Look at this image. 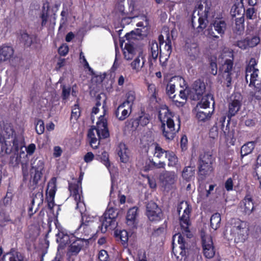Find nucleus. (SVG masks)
I'll return each instance as SVG.
<instances>
[{"mask_svg": "<svg viewBox=\"0 0 261 261\" xmlns=\"http://www.w3.org/2000/svg\"><path fill=\"white\" fill-rule=\"evenodd\" d=\"M56 240L59 243L60 248L70 242L73 241L68 249L67 256L68 261H74V256H76L82 249L88 244V239H77L74 240V237L69 236L65 230H59L56 234Z\"/></svg>", "mask_w": 261, "mask_h": 261, "instance_id": "nucleus-1", "label": "nucleus"}, {"mask_svg": "<svg viewBox=\"0 0 261 261\" xmlns=\"http://www.w3.org/2000/svg\"><path fill=\"white\" fill-rule=\"evenodd\" d=\"M18 148V140L12 125L6 123L0 125V153L8 154Z\"/></svg>", "mask_w": 261, "mask_h": 261, "instance_id": "nucleus-2", "label": "nucleus"}, {"mask_svg": "<svg viewBox=\"0 0 261 261\" xmlns=\"http://www.w3.org/2000/svg\"><path fill=\"white\" fill-rule=\"evenodd\" d=\"M101 108L103 109V115H101L98 117L96 126L92 127L90 129L88 134L90 145L94 149L97 148L99 145V139L106 138L109 136L107 119L105 116L106 110L104 109V106Z\"/></svg>", "mask_w": 261, "mask_h": 261, "instance_id": "nucleus-3", "label": "nucleus"}, {"mask_svg": "<svg viewBox=\"0 0 261 261\" xmlns=\"http://www.w3.org/2000/svg\"><path fill=\"white\" fill-rule=\"evenodd\" d=\"M173 116L169 110L166 108H162L159 111V118L162 123L163 134L167 140H171L180 128V121L178 117L176 118L178 120L177 129L175 127L173 120Z\"/></svg>", "mask_w": 261, "mask_h": 261, "instance_id": "nucleus-4", "label": "nucleus"}, {"mask_svg": "<svg viewBox=\"0 0 261 261\" xmlns=\"http://www.w3.org/2000/svg\"><path fill=\"white\" fill-rule=\"evenodd\" d=\"M191 210V208L187 201H181L177 206V212L179 215V223L182 233L189 238H191L192 236L189 228V215Z\"/></svg>", "mask_w": 261, "mask_h": 261, "instance_id": "nucleus-5", "label": "nucleus"}, {"mask_svg": "<svg viewBox=\"0 0 261 261\" xmlns=\"http://www.w3.org/2000/svg\"><path fill=\"white\" fill-rule=\"evenodd\" d=\"M257 61L251 58L246 68V80L250 81L249 86L261 87V72L256 67Z\"/></svg>", "mask_w": 261, "mask_h": 261, "instance_id": "nucleus-6", "label": "nucleus"}, {"mask_svg": "<svg viewBox=\"0 0 261 261\" xmlns=\"http://www.w3.org/2000/svg\"><path fill=\"white\" fill-rule=\"evenodd\" d=\"M70 197L73 198L76 204L75 210L82 215L86 211V206L83 200L81 181L79 180L76 183H71L69 185Z\"/></svg>", "mask_w": 261, "mask_h": 261, "instance_id": "nucleus-7", "label": "nucleus"}, {"mask_svg": "<svg viewBox=\"0 0 261 261\" xmlns=\"http://www.w3.org/2000/svg\"><path fill=\"white\" fill-rule=\"evenodd\" d=\"M248 230L247 222L239 219L236 220L232 229L235 242L237 243L244 242L247 239Z\"/></svg>", "mask_w": 261, "mask_h": 261, "instance_id": "nucleus-8", "label": "nucleus"}, {"mask_svg": "<svg viewBox=\"0 0 261 261\" xmlns=\"http://www.w3.org/2000/svg\"><path fill=\"white\" fill-rule=\"evenodd\" d=\"M117 216V213L113 208H110L105 212L100 218L101 224V230L102 232H105L108 228L112 229L116 226Z\"/></svg>", "mask_w": 261, "mask_h": 261, "instance_id": "nucleus-9", "label": "nucleus"}, {"mask_svg": "<svg viewBox=\"0 0 261 261\" xmlns=\"http://www.w3.org/2000/svg\"><path fill=\"white\" fill-rule=\"evenodd\" d=\"M201 236L204 255L207 258L213 257L215 255L216 250L212 237L204 231L201 232Z\"/></svg>", "mask_w": 261, "mask_h": 261, "instance_id": "nucleus-10", "label": "nucleus"}, {"mask_svg": "<svg viewBox=\"0 0 261 261\" xmlns=\"http://www.w3.org/2000/svg\"><path fill=\"white\" fill-rule=\"evenodd\" d=\"M45 171L44 163L41 159H36L32 164L31 176L36 184L41 179Z\"/></svg>", "mask_w": 261, "mask_h": 261, "instance_id": "nucleus-11", "label": "nucleus"}, {"mask_svg": "<svg viewBox=\"0 0 261 261\" xmlns=\"http://www.w3.org/2000/svg\"><path fill=\"white\" fill-rule=\"evenodd\" d=\"M177 241L179 247L178 248L179 249V251H177L175 249L174 247H173V252L174 255L176 256L177 259L179 261H181L182 259H184L186 258V245H185V241L182 237V235L180 233H177L173 236V245L175 244V242Z\"/></svg>", "mask_w": 261, "mask_h": 261, "instance_id": "nucleus-12", "label": "nucleus"}, {"mask_svg": "<svg viewBox=\"0 0 261 261\" xmlns=\"http://www.w3.org/2000/svg\"><path fill=\"white\" fill-rule=\"evenodd\" d=\"M233 67V62L232 60H226L220 68L222 73V76L223 79L222 81L227 87H229L231 82L232 70Z\"/></svg>", "mask_w": 261, "mask_h": 261, "instance_id": "nucleus-13", "label": "nucleus"}, {"mask_svg": "<svg viewBox=\"0 0 261 261\" xmlns=\"http://www.w3.org/2000/svg\"><path fill=\"white\" fill-rule=\"evenodd\" d=\"M242 98L240 94H234L230 97L228 103V117L230 118L239 111L242 106Z\"/></svg>", "mask_w": 261, "mask_h": 261, "instance_id": "nucleus-14", "label": "nucleus"}, {"mask_svg": "<svg viewBox=\"0 0 261 261\" xmlns=\"http://www.w3.org/2000/svg\"><path fill=\"white\" fill-rule=\"evenodd\" d=\"M146 208V214L150 221H158L162 218V211L155 203L152 201L149 202Z\"/></svg>", "mask_w": 261, "mask_h": 261, "instance_id": "nucleus-15", "label": "nucleus"}, {"mask_svg": "<svg viewBox=\"0 0 261 261\" xmlns=\"http://www.w3.org/2000/svg\"><path fill=\"white\" fill-rule=\"evenodd\" d=\"M145 62V55L143 51H139L138 55L133 59L130 63V67L133 72L135 73L141 72L144 67Z\"/></svg>", "mask_w": 261, "mask_h": 261, "instance_id": "nucleus-16", "label": "nucleus"}, {"mask_svg": "<svg viewBox=\"0 0 261 261\" xmlns=\"http://www.w3.org/2000/svg\"><path fill=\"white\" fill-rule=\"evenodd\" d=\"M57 178L53 177L48 183L46 191V199L48 206L51 208L54 205V198L56 192Z\"/></svg>", "mask_w": 261, "mask_h": 261, "instance_id": "nucleus-17", "label": "nucleus"}, {"mask_svg": "<svg viewBox=\"0 0 261 261\" xmlns=\"http://www.w3.org/2000/svg\"><path fill=\"white\" fill-rule=\"evenodd\" d=\"M240 204L241 210L245 215H249L254 210V203L250 195H247Z\"/></svg>", "mask_w": 261, "mask_h": 261, "instance_id": "nucleus-18", "label": "nucleus"}, {"mask_svg": "<svg viewBox=\"0 0 261 261\" xmlns=\"http://www.w3.org/2000/svg\"><path fill=\"white\" fill-rule=\"evenodd\" d=\"M226 116H222L220 117L218 121L216 123V126L221 127L223 132L224 135L227 141L232 140L234 137V132L233 130L230 131L228 128L229 121H228L226 127H224V123L225 122Z\"/></svg>", "mask_w": 261, "mask_h": 261, "instance_id": "nucleus-19", "label": "nucleus"}, {"mask_svg": "<svg viewBox=\"0 0 261 261\" xmlns=\"http://www.w3.org/2000/svg\"><path fill=\"white\" fill-rule=\"evenodd\" d=\"M137 217V208L133 207L128 210L126 216V224L131 228H134L137 227L138 224Z\"/></svg>", "mask_w": 261, "mask_h": 261, "instance_id": "nucleus-20", "label": "nucleus"}, {"mask_svg": "<svg viewBox=\"0 0 261 261\" xmlns=\"http://www.w3.org/2000/svg\"><path fill=\"white\" fill-rule=\"evenodd\" d=\"M140 51L142 50L137 49L132 44L125 43L123 49L124 58L126 60H133L138 55V53Z\"/></svg>", "mask_w": 261, "mask_h": 261, "instance_id": "nucleus-21", "label": "nucleus"}, {"mask_svg": "<svg viewBox=\"0 0 261 261\" xmlns=\"http://www.w3.org/2000/svg\"><path fill=\"white\" fill-rule=\"evenodd\" d=\"M185 47L190 60H195L199 57L200 55V50L198 45L196 43L187 42Z\"/></svg>", "mask_w": 261, "mask_h": 261, "instance_id": "nucleus-22", "label": "nucleus"}, {"mask_svg": "<svg viewBox=\"0 0 261 261\" xmlns=\"http://www.w3.org/2000/svg\"><path fill=\"white\" fill-rule=\"evenodd\" d=\"M176 178V174L172 171H165L161 173L159 177L160 180L165 186L173 184Z\"/></svg>", "mask_w": 261, "mask_h": 261, "instance_id": "nucleus-23", "label": "nucleus"}, {"mask_svg": "<svg viewBox=\"0 0 261 261\" xmlns=\"http://www.w3.org/2000/svg\"><path fill=\"white\" fill-rule=\"evenodd\" d=\"M205 90V85L204 83L200 80L196 81L192 87V92L194 93L193 96V99H199L200 96L204 93Z\"/></svg>", "mask_w": 261, "mask_h": 261, "instance_id": "nucleus-24", "label": "nucleus"}, {"mask_svg": "<svg viewBox=\"0 0 261 261\" xmlns=\"http://www.w3.org/2000/svg\"><path fill=\"white\" fill-rule=\"evenodd\" d=\"M132 112V108L123 103L119 105L115 111L116 117L121 121L127 118Z\"/></svg>", "mask_w": 261, "mask_h": 261, "instance_id": "nucleus-25", "label": "nucleus"}, {"mask_svg": "<svg viewBox=\"0 0 261 261\" xmlns=\"http://www.w3.org/2000/svg\"><path fill=\"white\" fill-rule=\"evenodd\" d=\"M149 51L148 61L151 66L153 64L152 60L155 61L159 54V47L156 41H152L150 43Z\"/></svg>", "mask_w": 261, "mask_h": 261, "instance_id": "nucleus-26", "label": "nucleus"}, {"mask_svg": "<svg viewBox=\"0 0 261 261\" xmlns=\"http://www.w3.org/2000/svg\"><path fill=\"white\" fill-rule=\"evenodd\" d=\"M212 27L219 35L222 36L226 29V23L224 20L221 19H217L213 23Z\"/></svg>", "mask_w": 261, "mask_h": 261, "instance_id": "nucleus-27", "label": "nucleus"}, {"mask_svg": "<svg viewBox=\"0 0 261 261\" xmlns=\"http://www.w3.org/2000/svg\"><path fill=\"white\" fill-rule=\"evenodd\" d=\"M13 49L12 47L3 46L0 48V62H4L10 59L13 55Z\"/></svg>", "mask_w": 261, "mask_h": 261, "instance_id": "nucleus-28", "label": "nucleus"}, {"mask_svg": "<svg viewBox=\"0 0 261 261\" xmlns=\"http://www.w3.org/2000/svg\"><path fill=\"white\" fill-rule=\"evenodd\" d=\"M118 154L123 163H127L129 161V150L124 144H119L118 148Z\"/></svg>", "mask_w": 261, "mask_h": 261, "instance_id": "nucleus-29", "label": "nucleus"}, {"mask_svg": "<svg viewBox=\"0 0 261 261\" xmlns=\"http://www.w3.org/2000/svg\"><path fill=\"white\" fill-rule=\"evenodd\" d=\"M212 103L213 106H214V102L213 97L211 94H206L202 97L201 100L198 102L197 105V108L198 109H206L209 107L210 104Z\"/></svg>", "mask_w": 261, "mask_h": 261, "instance_id": "nucleus-30", "label": "nucleus"}, {"mask_svg": "<svg viewBox=\"0 0 261 261\" xmlns=\"http://www.w3.org/2000/svg\"><path fill=\"white\" fill-rule=\"evenodd\" d=\"M188 93V90L187 89L180 91L179 96L180 100L175 99L176 97L175 95L172 97H171V98H172L173 101L176 106L178 107H182L187 101Z\"/></svg>", "mask_w": 261, "mask_h": 261, "instance_id": "nucleus-31", "label": "nucleus"}, {"mask_svg": "<svg viewBox=\"0 0 261 261\" xmlns=\"http://www.w3.org/2000/svg\"><path fill=\"white\" fill-rule=\"evenodd\" d=\"M149 149L152 150L153 156L159 159H161V158L164 155V154H165V155L166 156V152L169 151L163 149L157 143L152 144L149 147Z\"/></svg>", "mask_w": 261, "mask_h": 261, "instance_id": "nucleus-32", "label": "nucleus"}, {"mask_svg": "<svg viewBox=\"0 0 261 261\" xmlns=\"http://www.w3.org/2000/svg\"><path fill=\"white\" fill-rule=\"evenodd\" d=\"M213 170L212 165H207L205 163L199 162V172L200 175H208L213 171Z\"/></svg>", "mask_w": 261, "mask_h": 261, "instance_id": "nucleus-33", "label": "nucleus"}, {"mask_svg": "<svg viewBox=\"0 0 261 261\" xmlns=\"http://www.w3.org/2000/svg\"><path fill=\"white\" fill-rule=\"evenodd\" d=\"M49 9V4L48 2H45L42 6V11L41 16L42 19L41 24L42 26L45 25L48 20V11Z\"/></svg>", "mask_w": 261, "mask_h": 261, "instance_id": "nucleus-34", "label": "nucleus"}, {"mask_svg": "<svg viewBox=\"0 0 261 261\" xmlns=\"http://www.w3.org/2000/svg\"><path fill=\"white\" fill-rule=\"evenodd\" d=\"M80 230L84 234L85 236L87 237H89L88 240L91 238L93 234L92 232L91 225L90 224H87L86 223H83L80 228Z\"/></svg>", "mask_w": 261, "mask_h": 261, "instance_id": "nucleus-35", "label": "nucleus"}, {"mask_svg": "<svg viewBox=\"0 0 261 261\" xmlns=\"http://www.w3.org/2000/svg\"><path fill=\"white\" fill-rule=\"evenodd\" d=\"M195 170L191 167H185L182 171V177L186 180H192L194 178Z\"/></svg>", "mask_w": 261, "mask_h": 261, "instance_id": "nucleus-36", "label": "nucleus"}, {"mask_svg": "<svg viewBox=\"0 0 261 261\" xmlns=\"http://www.w3.org/2000/svg\"><path fill=\"white\" fill-rule=\"evenodd\" d=\"M211 226L214 230L217 229L220 226L221 216L219 213H215L211 218Z\"/></svg>", "mask_w": 261, "mask_h": 261, "instance_id": "nucleus-37", "label": "nucleus"}, {"mask_svg": "<svg viewBox=\"0 0 261 261\" xmlns=\"http://www.w3.org/2000/svg\"><path fill=\"white\" fill-rule=\"evenodd\" d=\"M254 148V143L249 142L243 145L241 147V154L242 156L250 153Z\"/></svg>", "mask_w": 261, "mask_h": 261, "instance_id": "nucleus-38", "label": "nucleus"}, {"mask_svg": "<svg viewBox=\"0 0 261 261\" xmlns=\"http://www.w3.org/2000/svg\"><path fill=\"white\" fill-rule=\"evenodd\" d=\"M214 160V158L210 152H205L200 155L199 162L212 165Z\"/></svg>", "mask_w": 261, "mask_h": 261, "instance_id": "nucleus-39", "label": "nucleus"}, {"mask_svg": "<svg viewBox=\"0 0 261 261\" xmlns=\"http://www.w3.org/2000/svg\"><path fill=\"white\" fill-rule=\"evenodd\" d=\"M166 158L168 159L169 167H174L177 164L178 159L174 152L170 151L166 152Z\"/></svg>", "mask_w": 261, "mask_h": 261, "instance_id": "nucleus-40", "label": "nucleus"}, {"mask_svg": "<svg viewBox=\"0 0 261 261\" xmlns=\"http://www.w3.org/2000/svg\"><path fill=\"white\" fill-rule=\"evenodd\" d=\"M98 153L99 154L97 155V159L100 160L101 162L108 168L110 166L108 153L103 150L99 151Z\"/></svg>", "mask_w": 261, "mask_h": 261, "instance_id": "nucleus-41", "label": "nucleus"}, {"mask_svg": "<svg viewBox=\"0 0 261 261\" xmlns=\"http://www.w3.org/2000/svg\"><path fill=\"white\" fill-rule=\"evenodd\" d=\"M167 35V41L166 42L164 49L162 52L161 49H160V53H163V54H165V55L169 57L172 51V48H171V42L169 39V33L166 34Z\"/></svg>", "mask_w": 261, "mask_h": 261, "instance_id": "nucleus-42", "label": "nucleus"}, {"mask_svg": "<svg viewBox=\"0 0 261 261\" xmlns=\"http://www.w3.org/2000/svg\"><path fill=\"white\" fill-rule=\"evenodd\" d=\"M135 99V94L133 91H129L126 94V100L122 103L126 106H128L132 108Z\"/></svg>", "mask_w": 261, "mask_h": 261, "instance_id": "nucleus-43", "label": "nucleus"}, {"mask_svg": "<svg viewBox=\"0 0 261 261\" xmlns=\"http://www.w3.org/2000/svg\"><path fill=\"white\" fill-rule=\"evenodd\" d=\"M211 116V113L210 111H202L198 109L196 117L199 121H204L208 120Z\"/></svg>", "mask_w": 261, "mask_h": 261, "instance_id": "nucleus-44", "label": "nucleus"}, {"mask_svg": "<svg viewBox=\"0 0 261 261\" xmlns=\"http://www.w3.org/2000/svg\"><path fill=\"white\" fill-rule=\"evenodd\" d=\"M11 221L9 214L4 212L0 211V226H4Z\"/></svg>", "mask_w": 261, "mask_h": 261, "instance_id": "nucleus-45", "label": "nucleus"}, {"mask_svg": "<svg viewBox=\"0 0 261 261\" xmlns=\"http://www.w3.org/2000/svg\"><path fill=\"white\" fill-rule=\"evenodd\" d=\"M244 18L240 17L236 19V30L237 33L241 34L244 29Z\"/></svg>", "mask_w": 261, "mask_h": 261, "instance_id": "nucleus-46", "label": "nucleus"}, {"mask_svg": "<svg viewBox=\"0 0 261 261\" xmlns=\"http://www.w3.org/2000/svg\"><path fill=\"white\" fill-rule=\"evenodd\" d=\"M148 91L150 95V99L152 101L156 100V90L154 84H148Z\"/></svg>", "mask_w": 261, "mask_h": 261, "instance_id": "nucleus-47", "label": "nucleus"}, {"mask_svg": "<svg viewBox=\"0 0 261 261\" xmlns=\"http://www.w3.org/2000/svg\"><path fill=\"white\" fill-rule=\"evenodd\" d=\"M115 234L117 237H119L121 241L124 243L126 242L128 240V234L127 231L125 230L119 231L117 230L115 231Z\"/></svg>", "mask_w": 261, "mask_h": 261, "instance_id": "nucleus-48", "label": "nucleus"}, {"mask_svg": "<svg viewBox=\"0 0 261 261\" xmlns=\"http://www.w3.org/2000/svg\"><path fill=\"white\" fill-rule=\"evenodd\" d=\"M20 161V156L17 153H14L10 157L9 164L12 167L17 166Z\"/></svg>", "mask_w": 261, "mask_h": 261, "instance_id": "nucleus-49", "label": "nucleus"}, {"mask_svg": "<svg viewBox=\"0 0 261 261\" xmlns=\"http://www.w3.org/2000/svg\"><path fill=\"white\" fill-rule=\"evenodd\" d=\"M21 41L27 46H30L33 42L31 37H30L27 33H23L21 35Z\"/></svg>", "mask_w": 261, "mask_h": 261, "instance_id": "nucleus-50", "label": "nucleus"}, {"mask_svg": "<svg viewBox=\"0 0 261 261\" xmlns=\"http://www.w3.org/2000/svg\"><path fill=\"white\" fill-rule=\"evenodd\" d=\"M247 40L249 47H253L256 46L260 42V38L257 36H253L251 38L247 37Z\"/></svg>", "mask_w": 261, "mask_h": 261, "instance_id": "nucleus-51", "label": "nucleus"}, {"mask_svg": "<svg viewBox=\"0 0 261 261\" xmlns=\"http://www.w3.org/2000/svg\"><path fill=\"white\" fill-rule=\"evenodd\" d=\"M80 114L81 113L79 105L77 104H75L72 110L71 119L76 120L80 117Z\"/></svg>", "mask_w": 261, "mask_h": 261, "instance_id": "nucleus-52", "label": "nucleus"}, {"mask_svg": "<svg viewBox=\"0 0 261 261\" xmlns=\"http://www.w3.org/2000/svg\"><path fill=\"white\" fill-rule=\"evenodd\" d=\"M44 124L42 120H38L36 124V131L39 135L42 134L44 132Z\"/></svg>", "mask_w": 261, "mask_h": 261, "instance_id": "nucleus-53", "label": "nucleus"}, {"mask_svg": "<svg viewBox=\"0 0 261 261\" xmlns=\"http://www.w3.org/2000/svg\"><path fill=\"white\" fill-rule=\"evenodd\" d=\"M98 261H109V257L107 252L105 250L99 251L98 253Z\"/></svg>", "mask_w": 261, "mask_h": 261, "instance_id": "nucleus-54", "label": "nucleus"}, {"mask_svg": "<svg viewBox=\"0 0 261 261\" xmlns=\"http://www.w3.org/2000/svg\"><path fill=\"white\" fill-rule=\"evenodd\" d=\"M133 18H134V19L137 18L139 20H142V21L137 22V27H146L148 24L146 17L144 16L134 17Z\"/></svg>", "mask_w": 261, "mask_h": 261, "instance_id": "nucleus-55", "label": "nucleus"}, {"mask_svg": "<svg viewBox=\"0 0 261 261\" xmlns=\"http://www.w3.org/2000/svg\"><path fill=\"white\" fill-rule=\"evenodd\" d=\"M22 256L17 252L11 253V256L9 258L10 261H22Z\"/></svg>", "mask_w": 261, "mask_h": 261, "instance_id": "nucleus-56", "label": "nucleus"}, {"mask_svg": "<svg viewBox=\"0 0 261 261\" xmlns=\"http://www.w3.org/2000/svg\"><path fill=\"white\" fill-rule=\"evenodd\" d=\"M256 10L255 8L251 7L247 9L246 11V16L247 19H253L254 18V14L255 13Z\"/></svg>", "mask_w": 261, "mask_h": 261, "instance_id": "nucleus-57", "label": "nucleus"}, {"mask_svg": "<svg viewBox=\"0 0 261 261\" xmlns=\"http://www.w3.org/2000/svg\"><path fill=\"white\" fill-rule=\"evenodd\" d=\"M237 46L242 49H245L249 47L247 38L245 39L238 41Z\"/></svg>", "mask_w": 261, "mask_h": 261, "instance_id": "nucleus-58", "label": "nucleus"}, {"mask_svg": "<svg viewBox=\"0 0 261 261\" xmlns=\"http://www.w3.org/2000/svg\"><path fill=\"white\" fill-rule=\"evenodd\" d=\"M175 86L174 84L169 83L168 84L166 87L167 93L172 97L171 95L173 94L175 92Z\"/></svg>", "mask_w": 261, "mask_h": 261, "instance_id": "nucleus-59", "label": "nucleus"}, {"mask_svg": "<svg viewBox=\"0 0 261 261\" xmlns=\"http://www.w3.org/2000/svg\"><path fill=\"white\" fill-rule=\"evenodd\" d=\"M207 20L202 17H199L198 18V25L197 28L199 30L204 29L206 26Z\"/></svg>", "mask_w": 261, "mask_h": 261, "instance_id": "nucleus-60", "label": "nucleus"}, {"mask_svg": "<svg viewBox=\"0 0 261 261\" xmlns=\"http://www.w3.org/2000/svg\"><path fill=\"white\" fill-rule=\"evenodd\" d=\"M149 122L148 116L143 115L140 117L139 124L142 126L146 125Z\"/></svg>", "mask_w": 261, "mask_h": 261, "instance_id": "nucleus-61", "label": "nucleus"}, {"mask_svg": "<svg viewBox=\"0 0 261 261\" xmlns=\"http://www.w3.org/2000/svg\"><path fill=\"white\" fill-rule=\"evenodd\" d=\"M68 46L67 45H62L59 48V53L61 56H65L68 53Z\"/></svg>", "mask_w": 261, "mask_h": 261, "instance_id": "nucleus-62", "label": "nucleus"}, {"mask_svg": "<svg viewBox=\"0 0 261 261\" xmlns=\"http://www.w3.org/2000/svg\"><path fill=\"white\" fill-rule=\"evenodd\" d=\"M151 166L156 168H165L166 164L164 162H159L158 163H155L153 160L150 161Z\"/></svg>", "mask_w": 261, "mask_h": 261, "instance_id": "nucleus-63", "label": "nucleus"}, {"mask_svg": "<svg viewBox=\"0 0 261 261\" xmlns=\"http://www.w3.org/2000/svg\"><path fill=\"white\" fill-rule=\"evenodd\" d=\"M62 153V149L60 146H56L54 147L53 156L55 158L59 157Z\"/></svg>", "mask_w": 261, "mask_h": 261, "instance_id": "nucleus-64", "label": "nucleus"}]
</instances>
